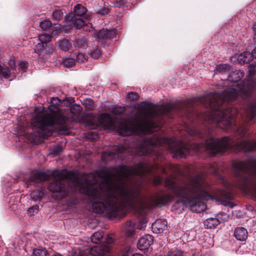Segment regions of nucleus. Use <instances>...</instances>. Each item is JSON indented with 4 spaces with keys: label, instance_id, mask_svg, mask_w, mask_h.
<instances>
[{
    "label": "nucleus",
    "instance_id": "f257e3e1",
    "mask_svg": "<svg viewBox=\"0 0 256 256\" xmlns=\"http://www.w3.org/2000/svg\"><path fill=\"white\" fill-rule=\"evenodd\" d=\"M148 171L143 163L133 167L120 166L112 168L98 187L92 188L91 186L97 182V180L92 174L85 175L66 170H55L52 173L54 182L49 184L48 189L56 194L53 195L54 198L66 197L68 190L62 181L66 180L71 187L78 188L80 193L91 198L94 212L115 218L118 212L124 208H146L156 206V194L150 197L142 196L130 182L133 176H141Z\"/></svg>",
    "mask_w": 256,
    "mask_h": 256
},
{
    "label": "nucleus",
    "instance_id": "f03ea898",
    "mask_svg": "<svg viewBox=\"0 0 256 256\" xmlns=\"http://www.w3.org/2000/svg\"><path fill=\"white\" fill-rule=\"evenodd\" d=\"M244 76L242 72L232 71L228 76V80L232 82V88L223 91L220 94H212L204 96L202 102L205 106H208L210 112L198 116V118L216 123L218 126L228 132H235L240 136H244L248 130L249 126L256 114V104H252L246 111L242 123L238 127L234 118L238 114V110L226 103V101L235 100L238 96L246 98L248 95L247 84L239 82Z\"/></svg>",
    "mask_w": 256,
    "mask_h": 256
},
{
    "label": "nucleus",
    "instance_id": "7ed1b4c3",
    "mask_svg": "<svg viewBox=\"0 0 256 256\" xmlns=\"http://www.w3.org/2000/svg\"><path fill=\"white\" fill-rule=\"evenodd\" d=\"M172 108V106L170 104L156 108L151 103L142 102L135 118L130 122L118 118L114 119L106 114L100 116L98 122L104 130H116L122 136L150 133L158 126L152 119L160 115L170 112Z\"/></svg>",
    "mask_w": 256,
    "mask_h": 256
},
{
    "label": "nucleus",
    "instance_id": "20e7f679",
    "mask_svg": "<svg viewBox=\"0 0 256 256\" xmlns=\"http://www.w3.org/2000/svg\"><path fill=\"white\" fill-rule=\"evenodd\" d=\"M165 184L182 198L172 207V210L178 213H182L186 208L193 212H202L206 209V206L202 200L212 198V196L208 193L202 172L196 176L190 177L181 186H178L172 178H166Z\"/></svg>",
    "mask_w": 256,
    "mask_h": 256
},
{
    "label": "nucleus",
    "instance_id": "39448f33",
    "mask_svg": "<svg viewBox=\"0 0 256 256\" xmlns=\"http://www.w3.org/2000/svg\"><path fill=\"white\" fill-rule=\"evenodd\" d=\"M232 166L238 178L236 186L240 190L250 192L256 200V161H236Z\"/></svg>",
    "mask_w": 256,
    "mask_h": 256
},
{
    "label": "nucleus",
    "instance_id": "423d86ee",
    "mask_svg": "<svg viewBox=\"0 0 256 256\" xmlns=\"http://www.w3.org/2000/svg\"><path fill=\"white\" fill-rule=\"evenodd\" d=\"M163 143L168 144V150L172 154V156L174 158L185 157L189 154L190 146L183 143L180 140L170 141L157 136H154L152 138L146 139L140 146L136 148L132 152L139 156L146 155L152 152L154 146H160Z\"/></svg>",
    "mask_w": 256,
    "mask_h": 256
},
{
    "label": "nucleus",
    "instance_id": "0eeeda50",
    "mask_svg": "<svg viewBox=\"0 0 256 256\" xmlns=\"http://www.w3.org/2000/svg\"><path fill=\"white\" fill-rule=\"evenodd\" d=\"M54 106L50 108L52 110ZM56 110L52 114H44L42 116H38L32 120V126L33 129H38V132L42 136H48L51 134L50 130L48 126H52L56 128L62 130L65 124V119L62 116L58 115L56 112H58L57 108L54 106Z\"/></svg>",
    "mask_w": 256,
    "mask_h": 256
},
{
    "label": "nucleus",
    "instance_id": "6e6552de",
    "mask_svg": "<svg viewBox=\"0 0 256 256\" xmlns=\"http://www.w3.org/2000/svg\"><path fill=\"white\" fill-rule=\"evenodd\" d=\"M204 146L212 154H222L232 148L233 142L228 137L217 139L210 138L206 141Z\"/></svg>",
    "mask_w": 256,
    "mask_h": 256
},
{
    "label": "nucleus",
    "instance_id": "1a4fd4ad",
    "mask_svg": "<svg viewBox=\"0 0 256 256\" xmlns=\"http://www.w3.org/2000/svg\"><path fill=\"white\" fill-rule=\"evenodd\" d=\"M51 36L47 34H42L38 36L40 42L35 46L36 52H43L44 54L50 55L54 52L52 44L50 41Z\"/></svg>",
    "mask_w": 256,
    "mask_h": 256
},
{
    "label": "nucleus",
    "instance_id": "9d476101",
    "mask_svg": "<svg viewBox=\"0 0 256 256\" xmlns=\"http://www.w3.org/2000/svg\"><path fill=\"white\" fill-rule=\"evenodd\" d=\"M113 240L112 238H108L106 242L102 245L96 246L92 248L90 250V254L94 256H103L109 252L111 246L110 244L112 243Z\"/></svg>",
    "mask_w": 256,
    "mask_h": 256
},
{
    "label": "nucleus",
    "instance_id": "9b49d317",
    "mask_svg": "<svg viewBox=\"0 0 256 256\" xmlns=\"http://www.w3.org/2000/svg\"><path fill=\"white\" fill-rule=\"evenodd\" d=\"M115 152H105L102 154V158L103 160H110L115 158L116 155L118 154H124L129 152L128 148L126 145H120L116 146L114 148Z\"/></svg>",
    "mask_w": 256,
    "mask_h": 256
},
{
    "label": "nucleus",
    "instance_id": "f8f14e48",
    "mask_svg": "<svg viewBox=\"0 0 256 256\" xmlns=\"http://www.w3.org/2000/svg\"><path fill=\"white\" fill-rule=\"evenodd\" d=\"M234 150L244 152L256 150V141L252 140H242L235 145Z\"/></svg>",
    "mask_w": 256,
    "mask_h": 256
},
{
    "label": "nucleus",
    "instance_id": "ddd939ff",
    "mask_svg": "<svg viewBox=\"0 0 256 256\" xmlns=\"http://www.w3.org/2000/svg\"><path fill=\"white\" fill-rule=\"evenodd\" d=\"M233 186L228 183L224 190H217L216 191V197L218 199H232V190Z\"/></svg>",
    "mask_w": 256,
    "mask_h": 256
},
{
    "label": "nucleus",
    "instance_id": "4468645a",
    "mask_svg": "<svg viewBox=\"0 0 256 256\" xmlns=\"http://www.w3.org/2000/svg\"><path fill=\"white\" fill-rule=\"evenodd\" d=\"M152 242V236L150 234H145L139 240L138 247L140 250H144L148 248Z\"/></svg>",
    "mask_w": 256,
    "mask_h": 256
},
{
    "label": "nucleus",
    "instance_id": "2eb2a0df",
    "mask_svg": "<svg viewBox=\"0 0 256 256\" xmlns=\"http://www.w3.org/2000/svg\"><path fill=\"white\" fill-rule=\"evenodd\" d=\"M166 228L167 222L163 219L156 220L152 225V228L153 232L156 234L162 232Z\"/></svg>",
    "mask_w": 256,
    "mask_h": 256
},
{
    "label": "nucleus",
    "instance_id": "dca6fc26",
    "mask_svg": "<svg viewBox=\"0 0 256 256\" xmlns=\"http://www.w3.org/2000/svg\"><path fill=\"white\" fill-rule=\"evenodd\" d=\"M66 20L70 22H72L74 25L78 28H80L86 24V21H84L81 18H76L74 14L72 12L69 13L65 16Z\"/></svg>",
    "mask_w": 256,
    "mask_h": 256
},
{
    "label": "nucleus",
    "instance_id": "f3484780",
    "mask_svg": "<svg viewBox=\"0 0 256 256\" xmlns=\"http://www.w3.org/2000/svg\"><path fill=\"white\" fill-rule=\"evenodd\" d=\"M234 236L238 240L244 241L248 237V232L243 227L236 228L234 232Z\"/></svg>",
    "mask_w": 256,
    "mask_h": 256
},
{
    "label": "nucleus",
    "instance_id": "a211bd4d",
    "mask_svg": "<svg viewBox=\"0 0 256 256\" xmlns=\"http://www.w3.org/2000/svg\"><path fill=\"white\" fill-rule=\"evenodd\" d=\"M255 76H256V70L254 72L253 74H252V72H250L248 80H247V88L248 89V94L254 89L256 86V79Z\"/></svg>",
    "mask_w": 256,
    "mask_h": 256
},
{
    "label": "nucleus",
    "instance_id": "6ab92c4d",
    "mask_svg": "<svg viewBox=\"0 0 256 256\" xmlns=\"http://www.w3.org/2000/svg\"><path fill=\"white\" fill-rule=\"evenodd\" d=\"M220 223L217 218H208L204 221V226L207 228H214Z\"/></svg>",
    "mask_w": 256,
    "mask_h": 256
},
{
    "label": "nucleus",
    "instance_id": "aec40b11",
    "mask_svg": "<svg viewBox=\"0 0 256 256\" xmlns=\"http://www.w3.org/2000/svg\"><path fill=\"white\" fill-rule=\"evenodd\" d=\"M238 60L240 63H249L252 60V56L250 52H244L238 56Z\"/></svg>",
    "mask_w": 256,
    "mask_h": 256
},
{
    "label": "nucleus",
    "instance_id": "412c9836",
    "mask_svg": "<svg viewBox=\"0 0 256 256\" xmlns=\"http://www.w3.org/2000/svg\"><path fill=\"white\" fill-rule=\"evenodd\" d=\"M230 69V66L229 64H224L216 65L214 70L216 72H219L221 74H224L228 72Z\"/></svg>",
    "mask_w": 256,
    "mask_h": 256
},
{
    "label": "nucleus",
    "instance_id": "4be33fe9",
    "mask_svg": "<svg viewBox=\"0 0 256 256\" xmlns=\"http://www.w3.org/2000/svg\"><path fill=\"white\" fill-rule=\"evenodd\" d=\"M57 46L59 49L63 51L68 50L70 46L69 41L66 39H63L59 40L57 42Z\"/></svg>",
    "mask_w": 256,
    "mask_h": 256
},
{
    "label": "nucleus",
    "instance_id": "5701e85b",
    "mask_svg": "<svg viewBox=\"0 0 256 256\" xmlns=\"http://www.w3.org/2000/svg\"><path fill=\"white\" fill-rule=\"evenodd\" d=\"M86 12V9L82 5L78 4L74 7V12L76 15L82 16Z\"/></svg>",
    "mask_w": 256,
    "mask_h": 256
},
{
    "label": "nucleus",
    "instance_id": "b1692460",
    "mask_svg": "<svg viewBox=\"0 0 256 256\" xmlns=\"http://www.w3.org/2000/svg\"><path fill=\"white\" fill-rule=\"evenodd\" d=\"M104 236V232H96L91 236V240L93 243L97 244L99 242L100 240Z\"/></svg>",
    "mask_w": 256,
    "mask_h": 256
},
{
    "label": "nucleus",
    "instance_id": "393cba45",
    "mask_svg": "<svg viewBox=\"0 0 256 256\" xmlns=\"http://www.w3.org/2000/svg\"><path fill=\"white\" fill-rule=\"evenodd\" d=\"M31 180H36L40 181H46L48 180V176L44 172H37Z\"/></svg>",
    "mask_w": 256,
    "mask_h": 256
},
{
    "label": "nucleus",
    "instance_id": "a878e982",
    "mask_svg": "<svg viewBox=\"0 0 256 256\" xmlns=\"http://www.w3.org/2000/svg\"><path fill=\"white\" fill-rule=\"evenodd\" d=\"M134 224L132 220L128 222L126 224V234L128 236H132L134 234Z\"/></svg>",
    "mask_w": 256,
    "mask_h": 256
},
{
    "label": "nucleus",
    "instance_id": "bb28decb",
    "mask_svg": "<svg viewBox=\"0 0 256 256\" xmlns=\"http://www.w3.org/2000/svg\"><path fill=\"white\" fill-rule=\"evenodd\" d=\"M42 196L43 192L40 190H34L30 194V197L32 199L36 202L40 200Z\"/></svg>",
    "mask_w": 256,
    "mask_h": 256
},
{
    "label": "nucleus",
    "instance_id": "cd10ccee",
    "mask_svg": "<svg viewBox=\"0 0 256 256\" xmlns=\"http://www.w3.org/2000/svg\"><path fill=\"white\" fill-rule=\"evenodd\" d=\"M74 63V59L71 57H66L63 58L62 64L65 67L69 68L72 66Z\"/></svg>",
    "mask_w": 256,
    "mask_h": 256
},
{
    "label": "nucleus",
    "instance_id": "c85d7f7f",
    "mask_svg": "<svg viewBox=\"0 0 256 256\" xmlns=\"http://www.w3.org/2000/svg\"><path fill=\"white\" fill-rule=\"evenodd\" d=\"M52 25L51 22L49 20H44L40 22L39 26L42 30H46L49 28Z\"/></svg>",
    "mask_w": 256,
    "mask_h": 256
},
{
    "label": "nucleus",
    "instance_id": "c756f323",
    "mask_svg": "<svg viewBox=\"0 0 256 256\" xmlns=\"http://www.w3.org/2000/svg\"><path fill=\"white\" fill-rule=\"evenodd\" d=\"M33 254L35 256H48V254L46 248H36L34 250Z\"/></svg>",
    "mask_w": 256,
    "mask_h": 256
},
{
    "label": "nucleus",
    "instance_id": "7c9ffc66",
    "mask_svg": "<svg viewBox=\"0 0 256 256\" xmlns=\"http://www.w3.org/2000/svg\"><path fill=\"white\" fill-rule=\"evenodd\" d=\"M64 16V12L60 10H56L52 12V18L54 20H58L61 19Z\"/></svg>",
    "mask_w": 256,
    "mask_h": 256
},
{
    "label": "nucleus",
    "instance_id": "2f4dec72",
    "mask_svg": "<svg viewBox=\"0 0 256 256\" xmlns=\"http://www.w3.org/2000/svg\"><path fill=\"white\" fill-rule=\"evenodd\" d=\"M204 171L205 172L210 174H214L216 172L215 164L208 165L204 168Z\"/></svg>",
    "mask_w": 256,
    "mask_h": 256
},
{
    "label": "nucleus",
    "instance_id": "473e14b6",
    "mask_svg": "<svg viewBox=\"0 0 256 256\" xmlns=\"http://www.w3.org/2000/svg\"><path fill=\"white\" fill-rule=\"evenodd\" d=\"M90 54L92 58L96 59L100 55V50L98 48H93L90 50Z\"/></svg>",
    "mask_w": 256,
    "mask_h": 256
},
{
    "label": "nucleus",
    "instance_id": "72a5a7b5",
    "mask_svg": "<svg viewBox=\"0 0 256 256\" xmlns=\"http://www.w3.org/2000/svg\"><path fill=\"white\" fill-rule=\"evenodd\" d=\"M70 28H68L65 29L64 27L62 28L60 24H56L52 28V34H54V32H66L68 30H69Z\"/></svg>",
    "mask_w": 256,
    "mask_h": 256
},
{
    "label": "nucleus",
    "instance_id": "f704fd0d",
    "mask_svg": "<svg viewBox=\"0 0 256 256\" xmlns=\"http://www.w3.org/2000/svg\"><path fill=\"white\" fill-rule=\"evenodd\" d=\"M39 207L36 205L30 208L28 210V214L30 216H32L36 214L38 212Z\"/></svg>",
    "mask_w": 256,
    "mask_h": 256
},
{
    "label": "nucleus",
    "instance_id": "c9c22d12",
    "mask_svg": "<svg viewBox=\"0 0 256 256\" xmlns=\"http://www.w3.org/2000/svg\"><path fill=\"white\" fill-rule=\"evenodd\" d=\"M0 75L5 78H10V70L8 68H2L0 72Z\"/></svg>",
    "mask_w": 256,
    "mask_h": 256
},
{
    "label": "nucleus",
    "instance_id": "e433bc0d",
    "mask_svg": "<svg viewBox=\"0 0 256 256\" xmlns=\"http://www.w3.org/2000/svg\"><path fill=\"white\" fill-rule=\"evenodd\" d=\"M106 30H101L98 33L97 37L102 40L106 39Z\"/></svg>",
    "mask_w": 256,
    "mask_h": 256
},
{
    "label": "nucleus",
    "instance_id": "4c0bfd02",
    "mask_svg": "<svg viewBox=\"0 0 256 256\" xmlns=\"http://www.w3.org/2000/svg\"><path fill=\"white\" fill-rule=\"evenodd\" d=\"M138 94L135 92H130L127 94V98L130 100H138Z\"/></svg>",
    "mask_w": 256,
    "mask_h": 256
},
{
    "label": "nucleus",
    "instance_id": "58836bf2",
    "mask_svg": "<svg viewBox=\"0 0 256 256\" xmlns=\"http://www.w3.org/2000/svg\"><path fill=\"white\" fill-rule=\"evenodd\" d=\"M86 104L88 110H94L95 108L94 101L90 99L86 100Z\"/></svg>",
    "mask_w": 256,
    "mask_h": 256
},
{
    "label": "nucleus",
    "instance_id": "ea45409f",
    "mask_svg": "<svg viewBox=\"0 0 256 256\" xmlns=\"http://www.w3.org/2000/svg\"><path fill=\"white\" fill-rule=\"evenodd\" d=\"M106 39H112L116 37V32L114 30H106Z\"/></svg>",
    "mask_w": 256,
    "mask_h": 256
},
{
    "label": "nucleus",
    "instance_id": "a19ab883",
    "mask_svg": "<svg viewBox=\"0 0 256 256\" xmlns=\"http://www.w3.org/2000/svg\"><path fill=\"white\" fill-rule=\"evenodd\" d=\"M124 111V108L123 106H117L112 109V112L116 114L122 113Z\"/></svg>",
    "mask_w": 256,
    "mask_h": 256
},
{
    "label": "nucleus",
    "instance_id": "79ce46f5",
    "mask_svg": "<svg viewBox=\"0 0 256 256\" xmlns=\"http://www.w3.org/2000/svg\"><path fill=\"white\" fill-rule=\"evenodd\" d=\"M18 65V69L23 71H25L28 66V64L26 62H20Z\"/></svg>",
    "mask_w": 256,
    "mask_h": 256
},
{
    "label": "nucleus",
    "instance_id": "37998d69",
    "mask_svg": "<svg viewBox=\"0 0 256 256\" xmlns=\"http://www.w3.org/2000/svg\"><path fill=\"white\" fill-rule=\"evenodd\" d=\"M76 60L78 62H84L86 60V58L84 54H78L76 56Z\"/></svg>",
    "mask_w": 256,
    "mask_h": 256
},
{
    "label": "nucleus",
    "instance_id": "c03bdc74",
    "mask_svg": "<svg viewBox=\"0 0 256 256\" xmlns=\"http://www.w3.org/2000/svg\"><path fill=\"white\" fill-rule=\"evenodd\" d=\"M182 252L180 250H174L169 252L168 256H182Z\"/></svg>",
    "mask_w": 256,
    "mask_h": 256
},
{
    "label": "nucleus",
    "instance_id": "a18cd8bd",
    "mask_svg": "<svg viewBox=\"0 0 256 256\" xmlns=\"http://www.w3.org/2000/svg\"><path fill=\"white\" fill-rule=\"evenodd\" d=\"M202 144H194L191 146V148H193L194 151H200Z\"/></svg>",
    "mask_w": 256,
    "mask_h": 256
},
{
    "label": "nucleus",
    "instance_id": "49530a36",
    "mask_svg": "<svg viewBox=\"0 0 256 256\" xmlns=\"http://www.w3.org/2000/svg\"><path fill=\"white\" fill-rule=\"evenodd\" d=\"M98 12L100 14L104 15L108 14L109 12V9L108 8H104L100 10H99Z\"/></svg>",
    "mask_w": 256,
    "mask_h": 256
},
{
    "label": "nucleus",
    "instance_id": "de8ad7c7",
    "mask_svg": "<svg viewBox=\"0 0 256 256\" xmlns=\"http://www.w3.org/2000/svg\"><path fill=\"white\" fill-rule=\"evenodd\" d=\"M252 32L254 34V38L256 39V22H255L252 26Z\"/></svg>",
    "mask_w": 256,
    "mask_h": 256
},
{
    "label": "nucleus",
    "instance_id": "09e8293b",
    "mask_svg": "<svg viewBox=\"0 0 256 256\" xmlns=\"http://www.w3.org/2000/svg\"><path fill=\"white\" fill-rule=\"evenodd\" d=\"M161 178L160 176H156L154 179V182L155 184H158L161 182Z\"/></svg>",
    "mask_w": 256,
    "mask_h": 256
},
{
    "label": "nucleus",
    "instance_id": "8fccbe9b",
    "mask_svg": "<svg viewBox=\"0 0 256 256\" xmlns=\"http://www.w3.org/2000/svg\"><path fill=\"white\" fill-rule=\"evenodd\" d=\"M9 64H10V66L11 67V68L14 69V70L16 68V66H15L14 61L10 60V61Z\"/></svg>",
    "mask_w": 256,
    "mask_h": 256
},
{
    "label": "nucleus",
    "instance_id": "3c124183",
    "mask_svg": "<svg viewBox=\"0 0 256 256\" xmlns=\"http://www.w3.org/2000/svg\"><path fill=\"white\" fill-rule=\"evenodd\" d=\"M75 108H76V110H78V112H80V111L81 108H80V106H74L70 109V110H71L72 112H74V110L75 109Z\"/></svg>",
    "mask_w": 256,
    "mask_h": 256
},
{
    "label": "nucleus",
    "instance_id": "603ef678",
    "mask_svg": "<svg viewBox=\"0 0 256 256\" xmlns=\"http://www.w3.org/2000/svg\"><path fill=\"white\" fill-rule=\"evenodd\" d=\"M251 54L252 56V58H256V47L252 50Z\"/></svg>",
    "mask_w": 256,
    "mask_h": 256
},
{
    "label": "nucleus",
    "instance_id": "864d4df0",
    "mask_svg": "<svg viewBox=\"0 0 256 256\" xmlns=\"http://www.w3.org/2000/svg\"><path fill=\"white\" fill-rule=\"evenodd\" d=\"M88 46V44L85 42H83V48H86Z\"/></svg>",
    "mask_w": 256,
    "mask_h": 256
},
{
    "label": "nucleus",
    "instance_id": "5fc2aeb1",
    "mask_svg": "<svg viewBox=\"0 0 256 256\" xmlns=\"http://www.w3.org/2000/svg\"><path fill=\"white\" fill-rule=\"evenodd\" d=\"M58 153H59V152H55V151H54H54H53V152L50 154H53V155H58Z\"/></svg>",
    "mask_w": 256,
    "mask_h": 256
},
{
    "label": "nucleus",
    "instance_id": "6e6d98bb",
    "mask_svg": "<svg viewBox=\"0 0 256 256\" xmlns=\"http://www.w3.org/2000/svg\"><path fill=\"white\" fill-rule=\"evenodd\" d=\"M82 41H79L76 42V46L80 48V44L82 42Z\"/></svg>",
    "mask_w": 256,
    "mask_h": 256
},
{
    "label": "nucleus",
    "instance_id": "4d7b16f0",
    "mask_svg": "<svg viewBox=\"0 0 256 256\" xmlns=\"http://www.w3.org/2000/svg\"><path fill=\"white\" fill-rule=\"evenodd\" d=\"M52 256H62L60 254H54Z\"/></svg>",
    "mask_w": 256,
    "mask_h": 256
},
{
    "label": "nucleus",
    "instance_id": "13d9d810",
    "mask_svg": "<svg viewBox=\"0 0 256 256\" xmlns=\"http://www.w3.org/2000/svg\"><path fill=\"white\" fill-rule=\"evenodd\" d=\"M66 27H68L66 28H70L69 29H70L72 27V26H66ZM65 29H66V28H64Z\"/></svg>",
    "mask_w": 256,
    "mask_h": 256
},
{
    "label": "nucleus",
    "instance_id": "bf43d9fd",
    "mask_svg": "<svg viewBox=\"0 0 256 256\" xmlns=\"http://www.w3.org/2000/svg\"><path fill=\"white\" fill-rule=\"evenodd\" d=\"M138 228L139 229H142V226H138Z\"/></svg>",
    "mask_w": 256,
    "mask_h": 256
},
{
    "label": "nucleus",
    "instance_id": "052dcab7",
    "mask_svg": "<svg viewBox=\"0 0 256 256\" xmlns=\"http://www.w3.org/2000/svg\"><path fill=\"white\" fill-rule=\"evenodd\" d=\"M144 224V227H145V226H146V224Z\"/></svg>",
    "mask_w": 256,
    "mask_h": 256
}]
</instances>
